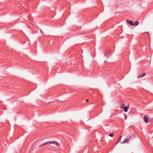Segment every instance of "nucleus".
<instances>
[{"instance_id":"nucleus-1","label":"nucleus","mask_w":153,"mask_h":153,"mask_svg":"<svg viewBox=\"0 0 153 153\" xmlns=\"http://www.w3.org/2000/svg\"><path fill=\"white\" fill-rule=\"evenodd\" d=\"M51 143L54 144L55 145H56L58 146H59L60 145V144L59 143L56 141H51V142L48 141L47 142L44 143L42 144V145H40L39 146V147L40 148V147H42V146H43L46 145L50 144H51Z\"/></svg>"},{"instance_id":"nucleus-2","label":"nucleus","mask_w":153,"mask_h":153,"mask_svg":"<svg viewBox=\"0 0 153 153\" xmlns=\"http://www.w3.org/2000/svg\"><path fill=\"white\" fill-rule=\"evenodd\" d=\"M136 137V135L135 134H133L132 135H130L129 137L128 138V139H129L128 140L129 141L132 140L134 138H135Z\"/></svg>"},{"instance_id":"nucleus-3","label":"nucleus","mask_w":153,"mask_h":153,"mask_svg":"<svg viewBox=\"0 0 153 153\" xmlns=\"http://www.w3.org/2000/svg\"><path fill=\"white\" fill-rule=\"evenodd\" d=\"M126 22L127 23L132 26H134V22L131 21H129V20H127L126 21Z\"/></svg>"},{"instance_id":"nucleus-4","label":"nucleus","mask_w":153,"mask_h":153,"mask_svg":"<svg viewBox=\"0 0 153 153\" xmlns=\"http://www.w3.org/2000/svg\"><path fill=\"white\" fill-rule=\"evenodd\" d=\"M129 108V106L127 107H124V111L125 112H127L128 111V108Z\"/></svg>"},{"instance_id":"nucleus-5","label":"nucleus","mask_w":153,"mask_h":153,"mask_svg":"<svg viewBox=\"0 0 153 153\" xmlns=\"http://www.w3.org/2000/svg\"><path fill=\"white\" fill-rule=\"evenodd\" d=\"M145 74H146L145 73H144V74H140L139 75L137 76V78H142V77L144 76L145 75Z\"/></svg>"},{"instance_id":"nucleus-6","label":"nucleus","mask_w":153,"mask_h":153,"mask_svg":"<svg viewBox=\"0 0 153 153\" xmlns=\"http://www.w3.org/2000/svg\"><path fill=\"white\" fill-rule=\"evenodd\" d=\"M143 120L146 123H147L149 122L148 119L146 117H144Z\"/></svg>"},{"instance_id":"nucleus-7","label":"nucleus","mask_w":153,"mask_h":153,"mask_svg":"<svg viewBox=\"0 0 153 153\" xmlns=\"http://www.w3.org/2000/svg\"><path fill=\"white\" fill-rule=\"evenodd\" d=\"M129 139H128V138H127V139H126L125 140L123 141V142H122V143H127L128 142H129Z\"/></svg>"},{"instance_id":"nucleus-8","label":"nucleus","mask_w":153,"mask_h":153,"mask_svg":"<svg viewBox=\"0 0 153 153\" xmlns=\"http://www.w3.org/2000/svg\"><path fill=\"white\" fill-rule=\"evenodd\" d=\"M122 137V136H120L119 137V139L118 140V141L117 142V143H116V144H117L118 143L120 142Z\"/></svg>"},{"instance_id":"nucleus-9","label":"nucleus","mask_w":153,"mask_h":153,"mask_svg":"<svg viewBox=\"0 0 153 153\" xmlns=\"http://www.w3.org/2000/svg\"><path fill=\"white\" fill-rule=\"evenodd\" d=\"M138 24H139V22H138V21H136L135 22V24H134V25H135L136 26H137L138 25Z\"/></svg>"},{"instance_id":"nucleus-10","label":"nucleus","mask_w":153,"mask_h":153,"mask_svg":"<svg viewBox=\"0 0 153 153\" xmlns=\"http://www.w3.org/2000/svg\"><path fill=\"white\" fill-rule=\"evenodd\" d=\"M109 136L110 137H113V134L112 133H111L109 134Z\"/></svg>"},{"instance_id":"nucleus-11","label":"nucleus","mask_w":153,"mask_h":153,"mask_svg":"<svg viewBox=\"0 0 153 153\" xmlns=\"http://www.w3.org/2000/svg\"><path fill=\"white\" fill-rule=\"evenodd\" d=\"M124 106H125L124 104H123L121 106V108L123 109L124 107Z\"/></svg>"},{"instance_id":"nucleus-12","label":"nucleus","mask_w":153,"mask_h":153,"mask_svg":"<svg viewBox=\"0 0 153 153\" xmlns=\"http://www.w3.org/2000/svg\"><path fill=\"white\" fill-rule=\"evenodd\" d=\"M124 114V115L125 116V120H126V119L127 118V115H126L125 114Z\"/></svg>"},{"instance_id":"nucleus-13","label":"nucleus","mask_w":153,"mask_h":153,"mask_svg":"<svg viewBox=\"0 0 153 153\" xmlns=\"http://www.w3.org/2000/svg\"><path fill=\"white\" fill-rule=\"evenodd\" d=\"M85 100L87 102H88V99H86Z\"/></svg>"},{"instance_id":"nucleus-14","label":"nucleus","mask_w":153,"mask_h":153,"mask_svg":"<svg viewBox=\"0 0 153 153\" xmlns=\"http://www.w3.org/2000/svg\"><path fill=\"white\" fill-rule=\"evenodd\" d=\"M146 33H148V32H146Z\"/></svg>"}]
</instances>
